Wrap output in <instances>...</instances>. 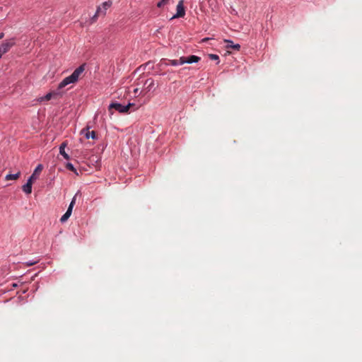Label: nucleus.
<instances>
[{
  "label": "nucleus",
  "mask_w": 362,
  "mask_h": 362,
  "mask_svg": "<svg viewBox=\"0 0 362 362\" xmlns=\"http://www.w3.org/2000/svg\"><path fill=\"white\" fill-rule=\"evenodd\" d=\"M75 202H76V196H74L68 207V209L67 211H66V213L61 217L60 218V221L62 223H64L65 221H66L68 220V218L71 216V213H72V209H73V207L75 204Z\"/></svg>",
  "instance_id": "obj_5"
},
{
  "label": "nucleus",
  "mask_w": 362,
  "mask_h": 362,
  "mask_svg": "<svg viewBox=\"0 0 362 362\" xmlns=\"http://www.w3.org/2000/svg\"><path fill=\"white\" fill-rule=\"evenodd\" d=\"M42 169H43V165L42 164H39L35 169L32 175L29 177V180H30L33 182L34 180L37 179V177L40 175V174L41 173Z\"/></svg>",
  "instance_id": "obj_8"
},
{
  "label": "nucleus",
  "mask_w": 362,
  "mask_h": 362,
  "mask_svg": "<svg viewBox=\"0 0 362 362\" xmlns=\"http://www.w3.org/2000/svg\"><path fill=\"white\" fill-rule=\"evenodd\" d=\"M67 146V142L66 141H64L61 145H60V147H59V153L62 156H63V157L68 160L69 159V155L65 152V147Z\"/></svg>",
  "instance_id": "obj_12"
},
{
  "label": "nucleus",
  "mask_w": 362,
  "mask_h": 362,
  "mask_svg": "<svg viewBox=\"0 0 362 362\" xmlns=\"http://www.w3.org/2000/svg\"><path fill=\"white\" fill-rule=\"evenodd\" d=\"M4 37V33H0V40L2 39Z\"/></svg>",
  "instance_id": "obj_22"
},
{
  "label": "nucleus",
  "mask_w": 362,
  "mask_h": 362,
  "mask_svg": "<svg viewBox=\"0 0 362 362\" xmlns=\"http://www.w3.org/2000/svg\"><path fill=\"white\" fill-rule=\"evenodd\" d=\"M132 103H128L127 105H123L118 103H112L109 106V110L110 111L111 109H115V110L118 111L121 113H126L128 112L130 107L133 105Z\"/></svg>",
  "instance_id": "obj_3"
},
{
  "label": "nucleus",
  "mask_w": 362,
  "mask_h": 362,
  "mask_svg": "<svg viewBox=\"0 0 362 362\" xmlns=\"http://www.w3.org/2000/svg\"><path fill=\"white\" fill-rule=\"evenodd\" d=\"M209 57L211 60H217V61H218V62H217V64H218V63H219V61H218L219 57H218V55H216V54H209Z\"/></svg>",
  "instance_id": "obj_20"
},
{
  "label": "nucleus",
  "mask_w": 362,
  "mask_h": 362,
  "mask_svg": "<svg viewBox=\"0 0 362 362\" xmlns=\"http://www.w3.org/2000/svg\"><path fill=\"white\" fill-rule=\"evenodd\" d=\"M35 263L34 262H29L28 263H27V264L28 266H31V265H33Z\"/></svg>",
  "instance_id": "obj_23"
},
{
  "label": "nucleus",
  "mask_w": 362,
  "mask_h": 362,
  "mask_svg": "<svg viewBox=\"0 0 362 362\" xmlns=\"http://www.w3.org/2000/svg\"><path fill=\"white\" fill-rule=\"evenodd\" d=\"M200 57L195 56V55H191L188 57H181L180 58V64H184L185 63L192 64V63H197L199 62Z\"/></svg>",
  "instance_id": "obj_7"
},
{
  "label": "nucleus",
  "mask_w": 362,
  "mask_h": 362,
  "mask_svg": "<svg viewBox=\"0 0 362 362\" xmlns=\"http://www.w3.org/2000/svg\"><path fill=\"white\" fill-rule=\"evenodd\" d=\"M16 45V38L12 37L4 40L0 45V55H3L8 52L10 49Z\"/></svg>",
  "instance_id": "obj_2"
},
{
  "label": "nucleus",
  "mask_w": 362,
  "mask_h": 362,
  "mask_svg": "<svg viewBox=\"0 0 362 362\" xmlns=\"http://www.w3.org/2000/svg\"><path fill=\"white\" fill-rule=\"evenodd\" d=\"M85 64H81L80 66H78L77 69L74 70V71L69 76L64 78L58 85L57 89L59 91H62V90L66 86H67L69 84L71 83H76L79 78L81 77V74L83 73L85 70Z\"/></svg>",
  "instance_id": "obj_1"
},
{
  "label": "nucleus",
  "mask_w": 362,
  "mask_h": 362,
  "mask_svg": "<svg viewBox=\"0 0 362 362\" xmlns=\"http://www.w3.org/2000/svg\"><path fill=\"white\" fill-rule=\"evenodd\" d=\"M133 93H134L135 95H141V94L144 95L146 94L144 89L140 91L139 88H134L133 90Z\"/></svg>",
  "instance_id": "obj_17"
},
{
  "label": "nucleus",
  "mask_w": 362,
  "mask_h": 362,
  "mask_svg": "<svg viewBox=\"0 0 362 362\" xmlns=\"http://www.w3.org/2000/svg\"><path fill=\"white\" fill-rule=\"evenodd\" d=\"M64 94V91H59L58 89L54 90L52 92L48 93L44 97L40 98V101L44 100H49L52 98H61Z\"/></svg>",
  "instance_id": "obj_4"
},
{
  "label": "nucleus",
  "mask_w": 362,
  "mask_h": 362,
  "mask_svg": "<svg viewBox=\"0 0 362 362\" xmlns=\"http://www.w3.org/2000/svg\"><path fill=\"white\" fill-rule=\"evenodd\" d=\"M144 86H145V88H144L145 92L146 93L148 91H150L152 89V88L154 86V80L152 78H148L145 81Z\"/></svg>",
  "instance_id": "obj_11"
},
{
  "label": "nucleus",
  "mask_w": 362,
  "mask_h": 362,
  "mask_svg": "<svg viewBox=\"0 0 362 362\" xmlns=\"http://www.w3.org/2000/svg\"><path fill=\"white\" fill-rule=\"evenodd\" d=\"M225 42L226 44V47L227 49H233L235 50H239L240 49V45L239 44H234L231 40H226Z\"/></svg>",
  "instance_id": "obj_10"
},
{
  "label": "nucleus",
  "mask_w": 362,
  "mask_h": 362,
  "mask_svg": "<svg viewBox=\"0 0 362 362\" xmlns=\"http://www.w3.org/2000/svg\"><path fill=\"white\" fill-rule=\"evenodd\" d=\"M86 137L87 139H96V133L95 131H91L90 132L89 130H87L86 133Z\"/></svg>",
  "instance_id": "obj_14"
},
{
  "label": "nucleus",
  "mask_w": 362,
  "mask_h": 362,
  "mask_svg": "<svg viewBox=\"0 0 362 362\" xmlns=\"http://www.w3.org/2000/svg\"><path fill=\"white\" fill-rule=\"evenodd\" d=\"M20 175H21V172L20 171L17 172L15 174H8L5 177V180H16L19 178Z\"/></svg>",
  "instance_id": "obj_13"
},
{
  "label": "nucleus",
  "mask_w": 362,
  "mask_h": 362,
  "mask_svg": "<svg viewBox=\"0 0 362 362\" xmlns=\"http://www.w3.org/2000/svg\"><path fill=\"white\" fill-rule=\"evenodd\" d=\"M100 11H101V8L98 7V9H97V11H96V14L95 15L94 17H95L97 15H99Z\"/></svg>",
  "instance_id": "obj_21"
},
{
  "label": "nucleus",
  "mask_w": 362,
  "mask_h": 362,
  "mask_svg": "<svg viewBox=\"0 0 362 362\" xmlns=\"http://www.w3.org/2000/svg\"><path fill=\"white\" fill-rule=\"evenodd\" d=\"M177 13L173 16L172 18H182L185 15V10L184 7V1L180 0L177 5Z\"/></svg>",
  "instance_id": "obj_6"
},
{
  "label": "nucleus",
  "mask_w": 362,
  "mask_h": 362,
  "mask_svg": "<svg viewBox=\"0 0 362 362\" xmlns=\"http://www.w3.org/2000/svg\"><path fill=\"white\" fill-rule=\"evenodd\" d=\"M167 64L168 65H172V66L180 65V59H179L169 60V62Z\"/></svg>",
  "instance_id": "obj_16"
},
{
  "label": "nucleus",
  "mask_w": 362,
  "mask_h": 362,
  "mask_svg": "<svg viewBox=\"0 0 362 362\" xmlns=\"http://www.w3.org/2000/svg\"><path fill=\"white\" fill-rule=\"evenodd\" d=\"M170 0H161L160 1H159L158 4H157V6L158 8H160L165 5H166L168 2H169Z\"/></svg>",
  "instance_id": "obj_18"
},
{
  "label": "nucleus",
  "mask_w": 362,
  "mask_h": 362,
  "mask_svg": "<svg viewBox=\"0 0 362 362\" xmlns=\"http://www.w3.org/2000/svg\"><path fill=\"white\" fill-rule=\"evenodd\" d=\"M66 168L68 170H71V171L74 172V173H76V175H78V173H77L76 169L74 168V166L73 165V164H71V163H66Z\"/></svg>",
  "instance_id": "obj_15"
},
{
  "label": "nucleus",
  "mask_w": 362,
  "mask_h": 362,
  "mask_svg": "<svg viewBox=\"0 0 362 362\" xmlns=\"http://www.w3.org/2000/svg\"><path fill=\"white\" fill-rule=\"evenodd\" d=\"M33 181L29 180H28L27 183L25 184L23 187H22V189H23V191L28 194H31L32 192V185H33Z\"/></svg>",
  "instance_id": "obj_9"
},
{
  "label": "nucleus",
  "mask_w": 362,
  "mask_h": 362,
  "mask_svg": "<svg viewBox=\"0 0 362 362\" xmlns=\"http://www.w3.org/2000/svg\"><path fill=\"white\" fill-rule=\"evenodd\" d=\"M112 5L110 1H105L103 4V8L105 11H106L108 8H110Z\"/></svg>",
  "instance_id": "obj_19"
}]
</instances>
